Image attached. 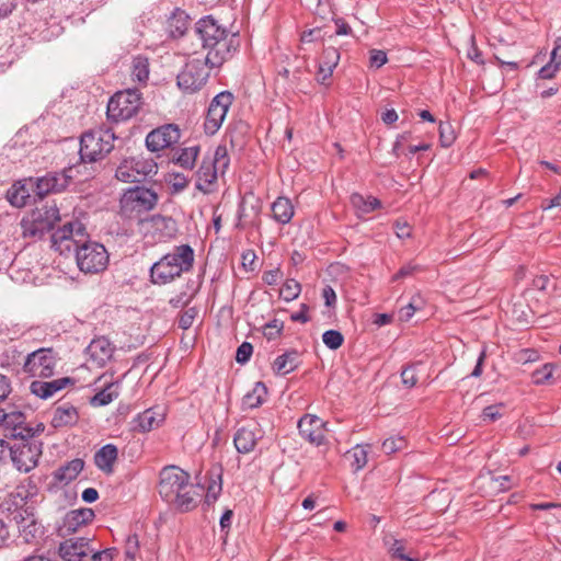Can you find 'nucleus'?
<instances>
[{
    "mask_svg": "<svg viewBox=\"0 0 561 561\" xmlns=\"http://www.w3.org/2000/svg\"><path fill=\"white\" fill-rule=\"evenodd\" d=\"M85 228L79 221H71L56 230L51 236V247L60 254L76 252L79 270L85 274L104 271L108 264V253L98 242H85Z\"/></svg>",
    "mask_w": 561,
    "mask_h": 561,
    "instance_id": "obj_1",
    "label": "nucleus"
},
{
    "mask_svg": "<svg viewBox=\"0 0 561 561\" xmlns=\"http://www.w3.org/2000/svg\"><path fill=\"white\" fill-rule=\"evenodd\" d=\"M195 31L207 49L206 61L210 67H220L232 58L239 47L236 34H229L213 16H204L195 25Z\"/></svg>",
    "mask_w": 561,
    "mask_h": 561,
    "instance_id": "obj_2",
    "label": "nucleus"
},
{
    "mask_svg": "<svg viewBox=\"0 0 561 561\" xmlns=\"http://www.w3.org/2000/svg\"><path fill=\"white\" fill-rule=\"evenodd\" d=\"M44 428L43 424H38L36 428L24 425V420L8 427L7 449H9L11 460L19 471L28 472L36 467L42 455V446L32 438L36 434L43 433Z\"/></svg>",
    "mask_w": 561,
    "mask_h": 561,
    "instance_id": "obj_3",
    "label": "nucleus"
},
{
    "mask_svg": "<svg viewBox=\"0 0 561 561\" xmlns=\"http://www.w3.org/2000/svg\"><path fill=\"white\" fill-rule=\"evenodd\" d=\"M158 490L165 502L183 511L193 508L198 495L190 482V474L176 466H168L161 470Z\"/></svg>",
    "mask_w": 561,
    "mask_h": 561,
    "instance_id": "obj_4",
    "label": "nucleus"
},
{
    "mask_svg": "<svg viewBox=\"0 0 561 561\" xmlns=\"http://www.w3.org/2000/svg\"><path fill=\"white\" fill-rule=\"evenodd\" d=\"M193 262L194 251L190 245L175 247L173 252L165 254L151 266V280L158 285L168 284L190 271Z\"/></svg>",
    "mask_w": 561,
    "mask_h": 561,
    "instance_id": "obj_5",
    "label": "nucleus"
},
{
    "mask_svg": "<svg viewBox=\"0 0 561 561\" xmlns=\"http://www.w3.org/2000/svg\"><path fill=\"white\" fill-rule=\"evenodd\" d=\"M226 146H218L213 157H205L196 172V188L207 194L213 191L218 173L224 174L229 167Z\"/></svg>",
    "mask_w": 561,
    "mask_h": 561,
    "instance_id": "obj_6",
    "label": "nucleus"
},
{
    "mask_svg": "<svg viewBox=\"0 0 561 561\" xmlns=\"http://www.w3.org/2000/svg\"><path fill=\"white\" fill-rule=\"evenodd\" d=\"M114 133L110 128H95L84 133L80 140V157L83 161H96L114 148Z\"/></svg>",
    "mask_w": 561,
    "mask_h": 561,
    "instance_id": "obj_7",
    "label": "nucleus"
},
{
    "mask_svg": "<svg viewBox=\"0 0 561 561\" xmlns=\"http://www.w3.org/2000/svg\"><path fill=\"white\" fill-rule=\"evenodd\" d=\"M59 219V209L55 204L37 207L21 220L22 236L42 238Z\"/></svg>",
    "mask_w": 561,
    "mask_h": 561,
    "instance_id": "obj_8",
    "label": "nucleus"
},
{
    "mask_svg": "<svg viewBox=\"0 0 561 561\" xmlns=\"http://www.w3.org/2000/svg\"><path fill=\"white\" fill-rule=\"evenodd\" d=\"M142 105L141 94L136 89L116 92L108 101L107 117L114 122L128 121Z\"/></svg>",
    "mask_w": 561,
    "mask_h": 561,
    "instance_id": "obj_9",
    "label": "nucleus"
},
{
    "mask_svg": "<svg viewBox=\"0 0 561 561\" xmlns=\"http://www.w3.org/2000/svg\"><path fill=\"white\" fill-rule=\"evenodd\" d=\"M157 171L158 165L153 159L137 156L122 160L115 175L118 181L135 183L157 174Z\"/></svg>",
    "mask_w": 561,
    "mask_h": 561,
    "instance_id": "obj_10",
    "label": "nucleus"
},
{
    "mask_svg": "<svg viewBox=\"0 0 561 561\" xmlns=\"http://www.w3.org/2000/svg\"><path fill=\"white\" fill-rule=\"evenodd\" d=\"M119 203L121 211L131 217L151 210L158 203V195L150 188L135 186L124 192Z\"/></svg>",
    "mask_w": 561,
    "mask_h": 561,
    "instance_id": "obj_11",
    "label": "nucleus"
},
{
    "mask_svg": "<svg viewBox=\"0 0 561 561\" xmlns=\"http://www.w3.org/2000/svg\"><path fill=\"white\" fill-rule=\"evenodd\" d=\"M208 68H211L205 59L192 58L184 69L178 75V85L187 93L202 89L209 77Z\"/></svg>",
    "mask_w": 561,
    "mask_h": 561,
    "instance_id": "obj_12",
    "label": "nucleus"
},
{
    "mask_svg": "<svg viewBox=\"0 0 561 561\" xmlns=\"http://www.w3.org/2000/svg\"><path fill=\"white\" fill-rule=\"evenodd\" d=\"M57 364L56 356L50 348H39L28 354L23 370L31 377L49 378Z\"/></svg>",
    "mask_w": 561,
    "mask_h": 561,
    "instance_id": "obj_13",
    "label": "nucleus"
},
{
    "mask_svg": "<svg viewBox=\"0 0 561 561\" xmlns=\"http://www.w3.org/2000/svg\"><path fill=\"white\" fill-rule=\"evenodd\" d=\"M232 100V94L227 91L220 92L213 99L204 124L207 133L215 134L220 128Z\"/></svg>",
    "mask_w": 561,
    "mask_h": 561,
    "instance_id": "obj_14",
    "label": "nucleus"
},
{
    "mask_svg": "<svg viewBox=\"0 0 561 561\" xmlns=\"http://www.w3.org/2000/svg\"><path fill=\"white\" fill-rule=\"evenodd\" d=\"M76 169L73 167L65 169L60 173H49L33 181L36 194L44 197L47 194L65 190L73 179Z\"/></svg>",
    "mask_w": 561,
    "mask_h": 561,
    "instance_id": "obj_15",
    "label": "nucleus"
},
{
    "mask_svg": "<svg viewBox=\"0 0 561 561\" xmlns=\"http://www.w3.org/2000/svg\"><path fill=\"white\" fill-rule=\"evenodd\" d=\"M141 229L146 234H151L158 241H167L175 237L178 232L176 222L162 215H153L141 220Z\"/></svg>",
    "mask_w": 561,
    "mask_h": 561,
    "instance_id": "obj_16",
    "label": "nucleus"
},
{
    "mask_svg": "<svg viewBox=\"0 0 561 561\" xmlns=\"http://www.w3.org/2000/svg\"><path fill=\"white\" fill-rule=\"evenodd\" d=\"M180 136L178 126L168 124L150 131L146 137V146L152 152L160 151L178 142Z\"/></svg>",
    "mask_w": 561,
    "mask_h": 561,
    "instance_id": "obj_17",
    "label": "nucleus"
},
{
    "mask_svg": "<svg viewBox=\"0 0 561 561\" xmlns=\"http://www.w3.org/2000/svg\"><path fill=\"white\" fill-rule=\"evenodd\" d=\"M93 551L90 539L85 537L66 539L58 548V554L64 561H82Z\"/></svg>",
    "mask_w": 561,
    "mask_h": 561,
    "instance_id": "obj_18",
    "label": "nucleus"
},
{
    "mask_svg": "<svg viewBox=\"0 0 561 561\" xmlns=\"http://www.w3.org/2000/svg\"><path fill=\"white\" fill-rule=\"evenodd\" d=\"M165 413L162 408L156 407L139 413L133 421L134 431L147 433L162 425Z\"/></svg>",
    "mask_w": 561,
    "mask_h": 561,
    "instance_id": "obj_19",
    "label": "nucleus"
},
{
    "mask_svg": "<svg viewBox=\"0 0 561 561\" xmlns=\"http://www.w3.org/2000/svg\"><path fill=\"white\" fill-rule=\"evenodd\" d=\"M94 512L91 508H78L68 512L60 526V531L64 535H70L78 531L81 527L91 523L94 518Z\"/></svg>",
    "mask_w": 561,
    "mask_h": 561,
    "instance_id": "obj_20",
    "label": "nucleus"
},
{
    "mask_svg": "<svg viewBox=\"0 0 561 561\" xmlns=\"http://www.w3.org/2000/svg\"><path fill=\"white\" fill-rule=\"evenodd\" d=\"M114 347L111 342L104 337L94 339L88 346L90 360L98 367H103L112 358Z\"/></svg>",
    "mask_w": 561,
    "mask_h": 561,
    "instance_id": "obj_21",
    "label": "nucleus"
},
{
    "mask_svg": "<svg viewBox=\"0 0 561 561\" xmlns=\"http://www.w3.org/2000/svg\"><path fill=\"white\" fill-rule=\"evenodd\" d=\"M68 385H73V380L69 377H62L50 381L35 380L30 385V390L41 399H48L56 392L65 389Z\"/></svg>",
    "mask_w": 561,
    "mask_h": 561,
    "instance_id": "obj_22",
    "label": "nucleus"
},
{
    "mask_svg": "<svg viewBox=\"0 0 561 561\" xmlns=\"http://www.w3.org/2000/svg\"><path fill=\"white\" fill-rule=\"evenodd\" d=\"M340 60V53L334 47H328L323 49L321 56V62L318 66V82L329 85L327 82L331 78L334 68L337 66Z\"/></svg>",
    "mask_w": 561,
    "mask_h": 561,
    "instance_id": "obj_23",
    "label": "nucleus"
},
{
    "mask_svg": "<svg viewBox=\"0 0 561 561\" xmlns=\"http://www.w3.org/2000/svg\"><path fill=\"white\" fill-rule=\"evenodd\" d=\"M32 190H34L33 179L18 181L8 190L7 198L12 206L23 207L26 205Z\"/></svg>",
    "mask_w": 561,
    "mask_h": 561,
    "instance_id": "obj_24",
    "label": "nucleus"
},
{
    "mask_svg": "<svg viewBox=\"0 0 561 561\" xmlns=\"http://www.w3.org/2000/svg\"><path fill=\"white\" fill-rule=\"evenodd\" d=\"M118 449L113 444H106L101 447L94 455L95 466L105 474H111L114 470V465L117 461Z\"/></svg>",
    "mask_w": 561,
    "mask_h": 561,
    "instance_id": "obj_25",
    "label": "nucleus"
},
{
    "mask_svg": "<svg viewBox=\"0 0 561 561\" xmlns=\"http://www.w3.org/2000/svg\"><path fill=\"white\" fill-rule=\"evenodd\" d=\"M78 420L79 414L77 409L69 403H64L55 408L51 417V425L55 428L72 426L77 424Z\"/></svg>",
    "mask_w": 561,
    "mask_h": 561,
    "instance_id": "obj_26",
    "label": "nucleus"
},
{
    "mask_svg": "<svg viewBox=\"0 0 561 561\" xmlns=\"http://www.w3.org/2000/svg\"><path fill=\"white\" fill-rule=\"evenodd\" d=\"M84 462L82 459L76 458L66 465L59 467L54 472V478L60 483L68 484L73 481L83 470Z\"/></svg>",
    "mask_w": 561,
    "mask_h": 561,
    "instance_id": "obj_27",
    "label": "nucleus"
},
{
    "mask_svg": "<svg viewBox=\"0 0 561 561\" xmlns=\"http://www.w3.org/2000/svg\"><path fill=\"white\" fill-rule=\"evenodd\" d=\"M351 204L356 209L358 216L367 215L381 206L378 198L373 196H364L358 193L351 195Z\"/></svg>",
    "mask_w": 561,
    "mask_h": 561,
    "instance_id": "obj_28",
    "label": "nucleus"
},
{
    "mask_svg": "<svg viewBox=\"0 0 561 561\" xmlns=\"http://www.w3.org/2000/svg\"><path fill=\"white\" fill-rule=\"evenodd\" d=\"M233 442L239 453L247 454L254 449L256 445V436L252 430L241 427L237 431Z\"/></svg>",
    "mask_w": 561,
    "mask_h": 561,
    "instance_id": "obj_29",
    "label": "nucleus"
},
{
    "mask_svg": "<svg viewBox=\"0 0 561 561\" xmlns=\"http://www.w3.org/2000/svg\"><path fill=\"white\" fill-rule=\"evenodd\" d=\"M273 217L280 224H287L294 216L291 202L286 197H278L272 205Z\"/></svg>",
    "mask_w": 561,
    "mask_h": 561,
    "instance_id": "obj_30",
    "label": "nucleus"
},
{
    "mask_svg": "<svg viewBox=\"0 0 561 561\" xmlns=\"http://www.w3.org/2000/svg\"><path fill=\"white\" fill-rule=\"evenodd\" d=\"M117 397L118 383L110 382L91 399V404L94 407H103L111 403Z\"/></svg>",
    "mask_w": 561,
    "mask_h": 561,
    "instance_id": "obj_31",
    "label": "nucleus"
},
{
    "mask_svg": "<svg viewBox=\"0 0 561 561\" xmlns=\"http://www.w3.org/2000/svg\"><path fill=\"white\" fill-rule=\"evenodd\" d=\"M346 458L351 462V467L354 471L363 469L368 459V450L364 446H355L346 453Z\"/></svg>",
    "mask_w": 561,
    "mask_h": 561,
    "instance_id": "obj_32",
    "label": "nucleus"
},
{
    "mask_svg": "<svg viewBox=\"0 0 561 561\" xmlns=\"http://www.w3.org/2000/svg\"><path fill=\"white\" fill-rule=\"evenodd\" d=\"M266 392V387L262 382H256L252 391L243 397V404L251 409L257 408L264 402Z\"/></svg>",
    "mask_w": 561,
    "mask_h": 561,
    "instance_id": "obj_33",
    "label": "nucleus"
},
{
    "mask_svg": "<svg viewBox=\"0 0 561 561\" xmlns=\"http://www.w3.org/2000/svg\"><path fill=\"white\" fill-rule=\"evenodd\" d=\"M149 77V62L146 57L137 56L131 65V78L134 81L146 82Z\"/></svg>",
    "mask_w": 561,
    "mask_h": 561,
    "instance_id": "obj_34",
    "label": "nucleus"
},
{
    "mask_svg": "<svg viewBox=\"0 0 561 561\" xmlns=\"http://www.w3.org/2000/svg\"><path fill=\"white\" fill-rule=\"evenodd\" d=\"M314 423H316V415L310 414V413L304 415L298 422V430H299L300 436L302 438L307 439L308 442H310L311 444L314 443V440H316Z\"/></svg>",
    "mask_w": 561,
    "mask_h": 561,
    "instance_id": "obj_35",
    "label": "nucleus"
},
{
    "mask_svg": "<svg viewBox=\"0 0 561 561\" xmlns=\"http://www.w3.org/2000/svg\"><path fill=\"white\" fill-rule=\"evenodd\" d=\"M188 24V15L184 11L175 12L169 22L172 36H182L186 32Z\"/></svg>",
    "mask_w": 561,
    "mask_h": 561,
    "instance_id": "obj_36",
    "label": "nucleus"
},
{
    "mask_svg": "<svg viewBox=\"0 0 561 561\" xmlns=\"http://www.w3.org/2000/svg\"><path fill=\"white\" fill-rule=\"evenodd\" d=\"M296 367V354H283L278 356L273 364V369L278 375H287Z\"/></svg>",
    "mask_w": 561,
    "mask_h": 561,
    "instance_id": "obj_37",
    "label": "nucleus"
},
{
    "mask_svg": "<svg viewBox=\"0 0 561 561\" xmlns=\"http://www.w3.org/2000/svg\"><path fill=\"white\" fill-rule=\"evenodd\" d=\"M424 301L422 297L416 294L411 300L403 307L400 308L398 317L400 321H409L417 310L423 308Z\"/></svg>",
    "mask_w": 561,
    "mask_h": 561,
    "instance_id": "obj_38",
    "label": "nucleus"
},
{
    "mask_svg": "<svg viewBox=\"0 0 561 561\" xmlns=\"http://www.w3.org/2000/svg\"><path fill=\"white\" fill-rule=\"evenodd\" d=\"M198 152H199L198 146L183 148L179 152L175 161L182 168L191 170V169H193V167L195 164Z\"/></svg>",
    "mask_w": 561,
    "mask_h": 561,
    "instance_id": "obj_39",
    "label": "nucleus"
},
{
    "mask_svg": "<svg viewBox=\"0 0 561 561\" xmlns=\"http://www.w3.org/2000/svg\"><path fill=\"white\" fill-rule=\"evenodd\" d=\"M221 492V468H216L211 472V480L207 486L206 502H215Z\"/></svg>",
    "mask_w": 561,
    "mask_h": 561,
    "instance_id": "obj_40",
    "label": "nucleus"
},
{
    "mask_svg": "<svg viewBox=\"0 0 561 561\" xmlns=\"http://www.w3.org/2000/svg\"><path fill=\"white\" fill-rule=\"evenodd\" d=\"M22 421L23 414L21 412L4 413L3 410H0V433L5 437V434L9 433L8 427Z\"/></svg>",
    "mask_w": 561,
    "mask_h": 561,
    "instance_id": "obj_41",
    "label": "nucleus"
},
{
    "mask_svg": "<svg viewBox=\"0 0 561 561\" xmlns=\"http://www.w3.org/2000/svg\"><path fill=\"white\" fill-rule=\"evenodd\" d=\"M321 297L324 300V305L328 309L327 311H322V314L330 319L334 314V309L336 306V294L331 286L325 285L322 288Z\"/></svg>",
    "mask_w": 561,
    "mask_h": 561,
    "instance_id": "obj_42",
    "label": "nucleus"
},
{
    "mask_svg": "<svg viewBox=\"0 0 561 561\" xmlns=\"http://www.w3.org/2000/svg\"><path fill=\"white\" fill-rule=\"evenodd\" d=\"M456 140V133L454 127L448 122H440L439 124V141L443 147H450Z\"/></svg>",
    "mask_w": 561,
    "mask_h": 561,
    "instance_id": "obj_43",
    "label": "nucleus"
},
{
    "mask_svg": "<svg viewBox=\"0 0 561 561\" xmlns=\"http://www.w3.org/2000/svg\"><path fill=\"white\" fill-rule=\"evenodd\" d=\"M407 447V440L403 436H392L383 440L382 450L387 455L403 450Z\"/></svg>",
    "mask_w": 561,
    "mask_h": 561,
    "instance_id": "obj_44",
    "label": "nucleus"
},
{
    "mask_svg": "<svg viewBox=\"0 0 561 561\" xmlns=\"http://www.w3.org/2000/svg\"><path fill=\"white\" fill-rule=\"evenodd\" d=\"M324 345L330 350H337L344 342L343 334L337 330H328L322 334Z\"/></svg>",
    "mask_w": 561,
    "mask_h": 561,
    "instance_id": "obj_45",
    "label": "nucleus"
},
{
    "mask_svg": "<svg viewBox=\"0 0 561 561\" xmlns=\"http://www.w3.org/2000/svg\"><path fill=\"white\" fill-rule=\"evenodd\" d=\"M422 270L423 268L421 265L415 264L413 262H409L400 267V270L392 276L391 280L397 282L412 277Z\"/></svg>",
    "mask_w": 561,
    "mask_h": 561,
    "instance_id": "obj_46",
    "label": "nucleus"
},
{
    "mask_svg": "<svg viewBox=\"0 0 561 561\" xmlns=\"http://www.w3.org/2000/svg\"><path fill=\"white\" fill-rule=\"evenodd\" d=\"M300 285L296 280L289 279L279 289V295L284 300L290 301L298 297Z\"/></svg>",
    "mask_w": 561,
    "mask_h": 561,
    "instance_id": "obj_47",
    "label": "nucleus"
},
{
    "mask_svg": "<svg viewBox=\"0 0 561 561\" xmlns=\"http://www.w3.org/2000/svg\"><path fill=\"white\" fill-rule=\"evenodd\" d=\"M390 554L402 561H417L416 558H412L410 554L405 553V547L403 541L393 539L392 543L389 547Z\"/></svg>",
    "mask_w": 561,
    "mask_h": 561,
    "instance_id": "obj_48",
    "label": "nucleus"
},
{
    "mask_svg": "<svg viewBox=\"0 0 561 561\" xmlns=\"http://www.w3.org/2000/svg\"><path fill=\"white\" fill-rule=\"evenodd\" d=\"M553 366L546 364L541 368H538L533 374V381L536 385H543L550 381L552 378Z\"/></svg>",
    "mask_w": 561,
    "mask_h": 561,
    "instance_id": "obj_49",
    "label": "nucleus"
},
{
    "mask_svg": "<svg viewBox=\"0 0 561 561\" xmlns=\"http://www.w3.org/2000/svg\"><path fill=\"white\" fill-rule=\"evenodd\" d=\"M139 541L137 535H129L125 543V556L126 561H135V557L138 552Z\"/></svg>",
    "mask_w": 561,
    "mask_h": 561,
    "instance_id": "obj_50",
    "label": "nucleus"
},
{
    "mask_svg": "<svg viewBox=\"0 0 561 561\" xmlns=\"http://www.w3.org/2000/svg\"><path fill=\"white\" fill-rule=\"evenodd\" d=\"M252 352L253 346L248 342H243L237 350L236 360L239 364H245L250 359Z\"/></svg>",
    "mask_w": 561,
    "mask_h": 561,
    "instance_id": "obj_51",
    "label": "nucleus"
},
{
    "mask_svg": "<svg viewBox=\"0 0 561 561\" xmlns=\"http://www.w3.org/2000/svg\"><path fill=\"white\" fill-rule=\"evenodd\" d=\"M196 314L197 311L194 308L185 310L179 319V327L183 330H187L188 328H191Z\"/></svg>",
    "mask_w": 561,
    "mask_h": 561,
    "instance_id": "obj_52",
    "label": "nucleus"
},
{
    "mask_svg": "<svg viewBox=\"0 0 561 561\" xmlns=\"http://www.w3.org/2000/svg\"><path fill=\"white\" fill-rule=\"evenodd\" d=\"M369 61H370L371 67H375V68L382 67L388 61L386 51L380 50V49H371Z\"/></svg>",
    "mask_w": 561,
    "mask_h": 561,
    "instance_id": "obj_53",
    "label": "nucleus"
},
{
    "mask_svg": "<svg viewBox=\"0 0 561 561\" xmlns=\"http://www.w3.org/2000/svg\"><path fill=\"white\" fill-rule=\"evenodd\" d=\"M402 382L408 388H412L416 385L417 378L413 367H407L401 373Z\"/></svg>",
    "mask_w": 561,
    "mask_h": 561,
    "instance_id": "obj_54",
    "label": "nucleus"
},
{
    "mask_svg": "<svg viewBox=\"0 0 561 561\" xmlns=\"http://www.w3.org/2000/svg\"><path fill=\"white\" fill-rule=\"evenodd\" d=\"M540 208L543 211L550 210L552 208L561 209V187L559 193L554 197L542 199Z\"/></svg>",
    "mask_w": 561,
    "mask_h": 561,
    "instance_id": "obj_55",
    "label": "nucleus"
},
{
    "mask_svg": "<svg viewBox=\"0 0 561 561\" xmlns=\"http://www.w3.org/2000/svg\"><path fill=\"white\" fill-rule=\"evenodd\" d=\"M283 278V273L280 268L275 267L264 273L263 280L267 285H276Z\"/></svg>",
    "mask_w": 561,
    "mask_h": 561,
    "instance_id": "obj_56",
    "label": "nucleus"
},
{
    "mask_svg": "<svg viewBox=\"0 0 561 561\" xmlns=\"http://www.w3.org/2000/svg\"><path fill=\"white\" fill-rule=\"evenodd\" d=\"M394 230L399 239L410 238L412 233V228L407 221H397L394 224Z\"/></svg>",
    "mask_w": 561,
    "mask_h": 561,
    "instance_id": "obj_57",
    "label": "nucleus"
},
{
    "mask_svg": "<svg viewBox=\"0 0 561 561\" xmlns=\"http://www.w3.org/2000/svg\"><path fill=\"white\" fill-rule=\"evenodd\" d=\"M500 410H501V405L485 407L482 411V416L484 420L496 421L502 415Z\"/></svg>",
    "mask_w": 561,
    "mask_h": 561,
    "instance_id": "obj_58",
    "label": "nucleus"
},
{
    "mask_svg": "<svg viewBox=\"0 0 561 561\" xmlns=\"http://www.w3.org/2000/svg\"><path fill=\"white\" fill-rule=\"evenodd\" d=\"M176 192L184 190L187 186V179L182 174L170 175L169 181Z\"/></svg>",
    "mask_w": 561,
    "mask_h": 561,
    "instance_id": "obj_59",
    "label": "nucleus"
},
{
    "mask_svg": "<svg viewBox=\"0 0 561 561\" xmlns=\"http://www.w3.org/2000/svg\"><path fill=\"white\" fill-rule=\"evenodd\" d=\"M550 64L558 66V69L561 67V38H558L554 43V47L551 51Z\"/></svg>",
    "mask_w": 561,
    "mask_h": 561,
    "instance_id": "obj_60",
    "label": "nucleus"
},
{
    "mask_svg": "<svg viewBox=\"0 0 561 561\" xmlns=\"http://www.w3.org/2000/svg\"><path fill=\"white\" fill-rule=\"evenodd\" d=\"M558 70V66L548 62L546 66L540 68L538 76L541 79H552Z\"/></svg>",
    "mask_w": 561,
    "mask_h": 561,
    "instance_id": "obj_61",
    "label": "nucleus"
},
{
    "mask_svg": "<svg viewBox=\"0 0 561 561\" xmlns=\"http://www.w3.org/2000/svg\"><path fill=\"white\" fill-rule=\"evenodd\" d=\"M11 392L9 379L0 374V402L5 400Z\"/></svg>",
    "mask_w": 561,
    "mask_h": 561,
    "instance_id": "obj_62",
    "label": "nucleus"
},
{
    "mask_svg": "<svg viewBox=\"0 0 561 561\" xmlns=\"http://www.w3.org/2000/svg\"><path fill=\"white\" fill-rule=\"evenodd\" d=\"M550 284V278L547 275H539L534 278L533 285L538 290H547Z\"/></svg>",
    "mask_w": 561,
    "mask_h": 561,
    "instance_id": "obj_63",
    "label": "nucleus"
},
{
    "mask_svg": "<svg viewBox=\"0 0 561 561\" xmlns=\"http://www.w3.org/2000/svg\"><path fill=\"white\" fill-rule=\"evenodd\" d=\"M113 560V552L110 549L93 552L91 561H112Z\"/></svg>",
    "mask_w": 561,
    "mask_h": 561,
    "instance_id": "obj_64",
    "label": "nucleus"
}]
</instances>
